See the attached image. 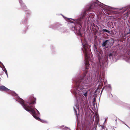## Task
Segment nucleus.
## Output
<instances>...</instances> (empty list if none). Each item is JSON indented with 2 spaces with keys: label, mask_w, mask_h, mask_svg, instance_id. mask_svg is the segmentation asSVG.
<instances>
[{
  "label": "nucleus",
  "mask_w": 130,
  "mask_h": 130,
  "mask_svg": "<svg viewBox=\"0 0 130 130\" xmlns=\"http://www.w3.org/2000/svg\"><path fill=\"white\" fill-rule=\"evenodd\" d=\"M102 31L104 32H106L108 33H110V31L107 29H103Z\"/></svg>",
  "instance_id": "nucleus-8"
},
{
  "label": "nucleus",
  "mask_w": 130,
  "mask_h": 130,
  "mask_svg": "<svg viewBox=\"0 0 130 130\" xmlns=\"http://www.w3.org/2000/svg\"><path fill=\"white\" fill-rule=\"evenodd\" d=\"M106 130H107V129H106Z\"/></svg>",
  "instance_id": "nucleus-24"
},
{
  "label": "nucleus",
  "mask_w": 130,
  "mask_h": 130,
  "mask_svg": "<svg viewBox=\"0 0 130 130\" xmlns=\"http://www.w3.org/2000/svg\"><path fill=\"white\" fill-rule=\"evenodd\" d=\"M20 101L23 108L31 114L33 117L36 120H40L41 122L45 123L46 121L43 120H41L38 117L36 116L35 111L34 109H35V106L33 105H32V104H34L36 103L35 101L32 102L31 103L27 102L28 105L26 104H24L21 98L20 99Z\"/></svg>",
  "instance_id": "nucleus-2"
},
{
  "label": "nucleus",
  "mask_w": 130,
  "mask_h": 130,
  "mask_svg": "<svg viewBox=\"0 0 130 130\" xmlns=\"http://www.w3.org/2000/svg\"><path fill=\"white\" fill-rule=\"evenodd\" d=\"M11 91V92H13V91H12H12Z\"/></svg>",
  "instance_id": "nucleus-20"
},
{
  "label": "nucleus",
  "mask_w": 130,
  "mask_h": 130,
  "mask_svg": "<svg viewBox=\"0 0 130 130\" xmlns=\"http://www.w3.org/2000/svg\"><path fill=\"white\" fill-rule=\"evenodd\" d=\"M74 108V111L75 112V113H76V114L77 115V111L74 108Z\"/></svg>",
  "instance_id": "nucleus-11"
},
{
  "label": "nucleus",
  "mask_w": 130,
  "mask_h": 130,
  "mask_svg": "<svg viewBox=\"0 0 130 130\" xmlns=\"http://www.w3.org/2000/svg\"><path fill=\"white\" fill-rule=\"evenodd\" d=\"M85 105L84 104H83V107L82 108V109H83V108L84 109H85Z\"/></svg>",
  "instance_id": "nucleus-12"
},
{
  "label": "nucleus",
  "mask_w": 130,
  "mask_h": 130,
  "mask_svg": "<svg viewBox=\"0 0 130 130\" xmlns=\"http://www.w3.org/2000/svg\"><path fill=\"white\" fill-rule=\"evenodd\" d=\"M2 64L3 66V67H4V69H3V70L4 71H5V67H4V65H3V64Z\"/></svg>",
  "instance_id": "nucleus-13"
},
{
  "label": "nucleus",
  "mask_w": 130,
  "mask_h": 130,
  "mask_svg": "<svg viewBox=\"0 0 130 130\" xmlns=\"http://www.w3.org/2000/svg\"><path fill=\"white\" fill-rule=\"evenodd\" d=\"M85 14H86V12H85V11H84V15H83V16L82 17L80 18V19H79L80 21H81V19H82L83 18L84 15Z\"/></svg>",
  "instance_id": "nucleus-9"
},
{
  "label": "nucleus",
  "mask_w": 130,
  "mask_h": 130,
  "mask_svg": "<svg viewBox=\"0 0 130 130\" xmlns=\"http://www.w3.org/2000/svg\"><path fill=\"white\" fill-rule=\"evenodd\" d=\"M36 110L37 111V112H38V114H39L40 113H39V112H38V110L36 109Z\"/></svg>",
  "instance_id": "nucleus-16"
},
{
  "label": "nucleus",
  "mask_w": 130,
  "mask_h": 130,
  "mask_svg": "<svg viewBox=\"0 0 130 130\" xmlns=\"http://www.w3.org/2000/svg\"><path fill=\"white\" fill-rule=\"evenodd\" d=\"M129 59H130V58L128 59L129 60Z\"/></svg>",
  "instance_id": "nucleus-22"
},
{
  "label": "nucleus",
  "mask_w": 130,
  "mask_h": 130,
  "mask_svg": "<svg viewBox=\"0 0 130 130\" xmlns=\"http://www.w3.org/2000/svg\"><path fill=\"white\" fill-rule=\"evenodd\" d=\"M5 73L6 74V75H7V77H8V74H7V71L5 68Z\"/></svg>",
  "instance_id": "nucleus-10"
},
{
  "label": "nucleus",
  "mask_w": 130,
  "mask_h": 130,
  "mask_svg": "<svg viewBox=\"0 0 130 130\" xmlns=\"http://www.w3.org/2000/svg\"><path fill=\"white\" fill-rule=\"evenodd\" d=\"M102 128V129H104V127L103 126H101Z\"/></svg>",
  "instance_id": "nucleus-15"
},
{
  "label": "nucleus",
  "mask_w": 130,
  "mask_h": 130,
  "mask_svg": "<svg viewBox=\"0 0 130 130\" xmlns=\"http://www.w3.org/2000/svg\"><path fill=\"white\" fill-rule=\"evenodd\" d=\"M87 53H86L85 52V63L86 66V69H89V64L88 62V60H89V57L88 56Z\"/></svg>",
  "instance_id": "nucleus-3"
},
{
  "label": "nucleus",
  "mask_w": 130,
  "mask_h": 130,
  "mask_svg": "<svg viewBox=\"0 0 130 130\" xmlns=\"http://www.w3.org/2000/svg\"><path fill=\"white\" fill-rule=\"evenodd\" d=\"M105 121H106V120H105V121H104V123H105Z\"/></svg>",
  "instance_id": "nucleus-21"
},
{
  "label": "nucleus",
  "mask_w": 130,
  "mask_h": 130,
  "mask_svg": "<svg viewBox=\"0 0 130 130\" xmlns=\"http://www.w3.org/2000/svg\"><path fill=\"white\" fill-rule=\"evenodd\" d=\"M0 67H1L0 66Z\"/></svg>",
  "instance_id": "nucleus-23"
},
{
  "label": "nucleus",
  "mask_w": 130,
  "mask_h": 130,
  "mask_svg": "<svg viewBox=\"0 0 130 130\" xmlns=\"http://www.w3.org/2000/svg\"><path fill=\"white\" fill-rule=\"evenodd\" d=\"M108 56L110 58H112L113 61H116L117 60V56L116 54L114 52H112L108 54Z\"/></svg>",
  "instance_id": "nucleus-4"
},
{
  "label": "nucleus",
  "mask_w": 130,
  "mask_h": 130,
  "mask_svg": "<svg viewBox=\"0 0 130 130\" xmlns=\"http://www.w3.org/2000/svg\"><path fill=\"white\" fill-rule=\"evenodd\" d=\"M111 43L110 41L108 40H105L102 43V46L105 48H108L111 46Z\"/></svg>",
  "instance_id": "nucleus-5"
},
{
  "label": "nucleus",
  "mask_w": 130,
  "mask_h": 130,
  "mask_svg": "<svg viewBox=\"0 0 130 130\" xmlns=\"http://www.w3.org/2000/svg\"><path fill=\"white\" fill-rule=\"evenodd\" d=\"M72 29H73V28H74V29H75V27H72Z\"/></svg>",
  "instance_id": "nucleus-14"
},
{
  "label": "nucleus",
  "mask_w": 130,
  "mask_h": 130,
  "mask_svg": "<svg viewBox=\"0 0 130 130\" xmlns=\"http://www.w3.org/2000/svg\"><path fill=\"white\" fill-rule=\"evenodd\" d=\"M87 72L81 80H77L76 81V86L75 93L78 94L80 96L86 97L87 96L88 91H86L85 89L81 86L82 84L85 83L84 80L87 78Z\"/></svg>",
  "instance_id": "nucleus-1"
},
{
  "label": "nucleus",
  "mask_w": 130,
  "mask_h": 130,
  "mask_svg": "<svg viewBox=\"0 0 130 130\" xmlns=\"http://www.w3.org/2000/svg\"><path fill=\"white\" fill-rule=\"evenodd\" d=\"M91 15H92V17H93V15L92 14H91Z\"/></svg>",
  "instance_id": "nucleus-18"
},
{
  "label": "nucleus",
  "mask_w": 130,
  "mask_h": 130,
  "mask_svg": "<svg viewBox=\"0 0 130 130\" xmlns=\"http://www.w3.org/2000/svg\"><path fill=\"white\" fill-rule=\"evenodd\" d=\"M130 32H128L127 33V34H130Z\"/></svg>",
  "instance_id": "nucleus-17"
},
{
  "label": "nucleus",
  "mask_w": 130,
  "mask_h": 130,
  "mask_svg": "<svg viewBox=\"0 0 130 130\" xmlns=\"http://www.w3.org/2000/svg\"><path fill=\"white\" fill-rule=\"evenodd\" d=\"M76 108L77 109H78V107H77L76 106Z\"/></svg>",
  "instance_id": "nucleus-19"
},
{
  "label": "nucleus",
  "mask_w": 130,
  "mask_h": 130,
  "mask_svg": "<svg viewBox=\"0 0 130 130\" xmlns=\"http://www.w3.org/2000/svg\"><path fill=\"white\" fill-rule=\"evenodd\" d=\"M0 90H3V91H7L10 90L9 89L5 87V86H0Z\"/></svg>",
  "instance_id": "nucleus-6"
},
{
  "label": "nucleus",
  "mask_w": 130,
  "mask_h": 130,
  "mask_svg": "<svg viewBox=\"0 0 130 130\" xmlns=\"http://www.w3.org/2000/svg\"><path fill=\"white\" fill-rule=\"evenodd\" d=\"M82 43H83V42H82ZM82 44H83V43H82ZM83 44L84 46V49H85V50H83V51L84 52L85 54V52H86V53H87L88 51H87V48H88V47H87V44Z\"/></svg>",
  "instance_id": "nucleus-7"
}]
</instances>
